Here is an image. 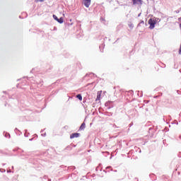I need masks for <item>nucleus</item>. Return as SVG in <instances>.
<instances>
[{"label":"nucleus","instance_id":"nucleus-14","mask_svg":"<svg viewBox=\"0 0 181 181\" xmlns=\"http://www.w3.org/2000/svg\"><path fill=\"white\" fill-rule=\"evenodd\" d=\"M154 98H158V95H156V96H154Z\"/></svg>","mask_w":181,"mask_h":181},{"label":"nucleus","instance_id":"nucleus-1","mask_svg":"<svg viewBox=\"0 0 181 181\" xmlns=\"http://www.w3.org/2000/svg\"><path fill=\"white\" fill-rule=\"evenodd\" d=\"M148 25H150L149 29H153L155 28V25H156V21L152 18H150L148 20Z\"/></svg>","mask_w":181,"mask_h":181},{"label":"nucleus","instance_id":"nucleus-4","mask_svg":"<svg viewBox=\"0 0 181 181\" xmlns=\"http://www.w3.org/2000/svg\"><path fill=\"white\" fill-rule=\"evenodd\" d=\"M83 4L86 8H88L91 5V0H83Z\"/></svg>","mask_w":181,"mask_h":181},{"label":"nucleus","instance_id":"nucleus-18","mask_svg":"<svg viewBox=\"0 0 181 181\" xmlns=\"http://www.w3.org/2000/svg\"><path fill=\"white\" fill-rule=\"evenodd\" d=\"M90 75H93V76H94V74H90Z\"/></svg>","mask_w":181,"mask_h":181},{"label":"nucleus","instance_id":"nucleus-7","mask_svg":"<svg viewBox=\"0 0 181 181\" xmlns=\"http://www.w3.org/2000/svg\"><path fill=\"white\" fill-rule=\"evenodd\" d=\"M86 129V123H82V124L81 125L80 127V129L81 130H83V129Z\"/></svg>","mask_w":181,"mask_h":181},{"label":"nucleus","instance_id":"nucleus-13","mask_svg":"<svg viewBox=\"0 0 181 181\" xmlns=\"http://www.w3.org/2000/svg\"><path fill=\"white\" fill-rule=\"evenodd\" d=\"M106 169H111V166H107Z\"/></svg>","mask_w":181,"mask_h":181},{"label":"nucleus","instance_id":"nucleus-16","mask_svg":"<svg viewBox=\"0 0 181 181\" xmlns=\"http://www.w3.org/2000/svg\"><path fill=\"white\" fill-rule=\"evenodd\" d=\"M138 16H139V17L141 16V13H139V14L138 15Z\"/></svg>","mask_w":181,"mask_h":181},{"label":"nucleus","instance_id":"nucleus-5","mask_svg":"<svg viewBox=\"0 0 181 181\" xmlns=\"http://www.w3.org/2000/svg\"><path fill=\"white\" fill-rule=\"evenodd\" d=\"M80 136V133H73L70 135V139H73L74 138H78Z\"/></svg>","mask_w":181,"mask_h":181},{"label":"nucleus","instance_id":"nucleus-17","mask_svg":"<svg viewBox=\"0 0 181 181\" xmlns=\"http://www.w3.org/2000/svg\"><path fill=\"white\" fill-rule=\"evenodd\" d=\"M103 172H105V173H107V171H106V170H103Z\"/></svg>","mask_w":181,"mask_h":181},{"label":"nucleus","instance_id":"nucleus-15","mask_svg":"<svg viewBox=\"0 0 181 181\" xmlns=\"http://www.w3.org/2000/svg\"><path fill=\"white\" fill-rule=\"evenodd\" d=\"M178 21H181V17L178 18Z\"/></svg>","mask_w":181,"mask_h":181},{"label":"nucleus","instance_id":"nucleus-6","mask_svg":"<svg viewBox=\"0 0 181 181\" xmlns=\"http://www.w3.org/2000/svg\"><path fill=\"white\" fill-rule=\"evenodd\" d=\"M137 28H145V22L141 21L137 25Z\"/></svg>","mask_w":181,"mask_h":181},{"label":"nucleus","instance_id":"nucleus-22","mask_svg":"<svg viewBox=\"0 0 181 181\" xmlns=\"http://www.w3.org/2000/svg\"><path fill=\"white\" fill-rule=\"evenodd\" d=\"M157 21H159V18H157Z\"/></svg>","mask_w":181,"mask_h":181},{"label":"nucleus","instance_id":"nucleus-10","mask_svg":"<svg viewBox=\"0 0 181 181\" xmlns=\"http://www.w3.org/2000/svg\"><path fill=\"white\" fill-rule=\"evenodd\" d=\"M101 97V95H97V100H100V98Z\"/></svg>","mask_w":181,"mask_h":181},{"label":"nucleus","instance_id":"nucleus-23","mask_svg":"<svg viewBox=\"0 0 181 181\" xmlns=\"http://www.w3.org/2000/svg\"><path fill=\"white\" fill-rule=\"evenodd\" d=\"M48 181H52L51 180H48Z\"/></svg>","mask_w":181,"mask_h":181},{"label":"nucleus","instance_id":"nucleus-2","mask_svg":"<svg viewBox=\"0 0 181 181\" xmlns=\"http://www.w3.org/2000/svg\"><path fill=\"white\" fill-rule=\"evenodd\" d=\"M53 18L54 19V21H57L58 23H63L64 22V18H63V17L59 18L56 15H53Z\"/></svg>","mask_w":181,"mask_h":181},{"label":"nucleus","instance_id":"nucleus-21","mask_svg":"<svg viewBox=\"0 0 181 181\" xmlns=\"http://www.w3.org/2000/svg\"><path fill=\"white\" fill-rule=\"evenodd\" d=\"M157 21H159V18H157Z\"/></svg>","mask_w":181,"mask_h":181},{"label":"nucleus","instance_id":"nucleus-19","mask_svg":"<svg viewBox=\"0 0 181 181\" xmlns=\"http://www.w3.org/2000/svg\"><path fill=\"white\" fill-rule=\"evenodd\" d=\"M129 125H130V127H131V126L132 125V124H130Z\"/></svg>","mask_w":181,"mask_h":181},{"label":"nucleus","instance_id":"nucleus-3","mask_svg":"<svg viewBox=\"0 0 181 181\" xmlns=\"http://www.w3.org/2000/svg\"><path fill=\"white\" fill-rule=\"evenodd\" d=\"M142 0H132L133 5H142Z\"/></svg>","mask_w":181,"mask_h":181},{"label":"nucleus","instance_id":"nucleus-11","mask_svg":"<svg viewBox=\"0 0 181 181\" xmlns=\"http://www.w3.org/2000/svg\"><path fill=\"white\" fill-rule=\"evenodd\" d=\"M39 1H40V2H43V1H45V0H36V2H39Z\"/></svg>","mask_w":181,"mask_h":181},{"label":"nucleus","instance_id":"nucleus-9","mask_svg":"<svg viewBox=\"0 0 181 181\" xmlns=\"http://www.w3.org/2000/svg\"><path fill=\"white\" fill-rule=\"evenodd\" d=\"M129 27H130L132 29L134 28V24L129 23Z\"/></svg>","mask_w":181,"mask_h":181},{"label":"nucleus","instance_id":"nucleus-20","mask_svg":"<svg viewBox=\"0 0 181 181\" xmlns=\"http://www.w3.org/2000/svg\"><path fill=\"white\" fill-rule=\"evenodd\" d=\"M180 139H181V136H180Z\"/></svg>","mask_w":181,"mask_h":181},{"label":"nucleus","instance_id":"nucleus-12","mask_svg":"<svg viewBox=\"0 0 181 181\" xmlns=\"http://www.w3.org/2000/svg\"><path fill=\"white\" fill-rule=\"evenodd\" d=\"M180 12V11H179V10H176V11H175V13H179Z\"/></svg>","mask_w":181,"mask_h":181},{"label":"nucleus","instance_id":"nucleus-8","mask_svg":"<svg viewBox=\"0 0 181 181\" xmlns=\"http://www.w3.org/2000/svg\"><path fill=\"white\" fill-rule=\"evenodd\" d=\"M76 98H78V100H79L80 101H81L83 100V96H81V94H78L76 95Z\"/></svg>","mask_w":181,"mask_h":181}]
</instances>
